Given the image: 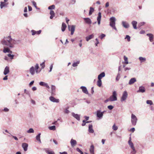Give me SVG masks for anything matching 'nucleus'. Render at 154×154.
<instances>
[{"label":"nucleus","instance_id":"nucleus-1","mask_svg":"<svg viewBox=\"0 0 154 154\" xmlns=\"http://www.w3.org/2000/svg\"><path fill=\"white\" fill-rule=\"evenodd\" d=\"M2 43L3 45L8 46L11 48H14V45L17 43V41L12 39L10 36H9L6 40H3Z\"/></svg>","mask_w":154,"mask_h":154},{"label":"nucleus","instance_id":"nucleus-2","mask_svg":"<svg viewBox=\"0 0 154 154\" xmlns=\"http://www.w3.org/2000/svg\"><path fill=\"white\" fill-rule=\"evenodd\" d=\"M110 25L115 30H117V29L115 26V21L116 19L114 17H112L110 18Z\"/></svg>","mask_w":154,"mask_h":154},{"label":"nucleus","instance_id":"nucleus-3","mask_svg":"<svg viewBox=\"0 0 154 154\" xmlns=\"http://www.w3.org/2000/svg\"><path fill=\"white\" fill-rule=\"evenodd\" d=\"M109 98V100L110 101H113L117 100V93L115 91L113 92L112 95Z\"/></svg>","mask_w":154,"mask_h":154},{"label":"nucleus","instance_id":"nucleus-4","mask_svg":"<svg viewBox=\"0 0 154 154\" xmlns=\"http://www.w3.org/2000/svg\"><path fill=\"white\" fill-rule=\"evenodd\" d=\"M137 119L136 116L133 114L131 115V122L133 126H135L137 124Z\"/></svg>","mask_w":154,"mask_h":154},{"label":"nucleus","instance_id":"nucleus-5","mask_svg":"<svg viewBox=\"0 0 154 154\" xmlns=\"http://www.w3.org/2000/svg\"><path fill=\"white\" fill-rule=\"evenodd\" d=\"M128 97V93L126 91H124L122 95L121 99V101L122 102L125 101L127 99Z\"/></svg>","mask_w":154,"mask_h":154},{"label":"nucleus","instance_id":"nucleus-6","mask_svg":"<svg viewBox=\"0 0 154 154\" xmlns=\"http://www.w3.org/2000/svg\"><path fill=\"white\" fill-rule=\"evenodd\" d=\"M103 112H102L101 110H98L96 112L97 117L101 119L102 118L103 116Z\"/></svg>","mask_w":154,"mask_h":154},{"label":"nucleus","instance_id":"nucleus-7","mask_svg":"<svg viewBox=\"0 0 154 154\" xmlns=\"http://www.w3.org/2000/svg\"><path fill=\"white\" fill-rule=\"evenodd\" d=\"M69 30L71 31V34L72 35L74 32L75 30V26L74 25L70 26L69 25H68Z\"/></svg>","mask_w":154,"mask_h":154},{"label":"nucleus","instance_id":"nucleus-8","mask_svg":"<svg viewBox=\"0 0 154 154\" xmlns=\"http://www.w3.org/2000/svg\"><path fill=\"white\" fill-rule=\"evenodd\" d=\"M8 5V2H0V7L1 9H3L4 7H7Z\"/></svg>","mask_w":154,"mask_h":154},{"label":"nucleus","instance_id":"nucleus-9","mask_svg":"<svg viewBox=\"0 0 154 154\" xmlns=\"http://www.w3.org/2000/svg\"><path fill=\"white\" fill-rule=\"evenodd\" d=\"M128 143L131 149L135 148L134 144L131 141V137H129V140L128 141Z\"/></svg>","mask_w":154,"mask_h":154},{"label":"nucleus","instance_id":"nucleus-10","mask_svg":"<svg viewBox=\"0 0 154 154\" xmlns=\"http://www.w3.org/2000/svg\"><path fill=\"white\" fill-rule=\"evenodd\" d=\"M50 100L53 102L58 103L59 102V100L57 99L52 96H51L49 97Z\"/></svg>","mask_w":154,"mask_h":154},{"label":"nucleus","instance_id":"nucleus-11","mask_svg":"<svg viewBox=\"0 0 154 154\" xmlns=\"http://www.w3.org/2000/svg\"><path fill=\"white\" fill-rule=\"evenodd\" d=\"M39 85L41 86L45 87L48 89H49L50 88V87L48 85V84L47 83L44 82H40L39 83Z\"/></svg>","mask_w":154,"mask_h":154},{"label":"nucleus","instance_id":"nucleus-12","mask_svg":"<svg viewBox=\"0 0 154 154\" xmlns=\"http://www.w3.org/2000/svg\"><path fill=\"white\" fill-rule=\"evenodd\" d=\"M51 94L52 95H55V89L56 87L54 85H52L51 87Z\"/></svg>","mask_w":154,"mask_h":154},{"label":"nucleus","instance_id":"nucleus-13","mask_svg":"<svg viewBox=\"0 0 154 154\" xmlns=\"http://www.w3.org/2000/svg\"><path fill=\"white\" fill-rule=\"evenodd\" d=\"M145 91V89L143 86H141L139 87V90L137 91V93H144Z\"/></svg>","mask_w":154,"mask_h":154},{"label":"nucleus","instance_id":"nucleus-14","mask_svg":"<svg viewBox=\"0 0 154 154\" xmlns=\"http://www.w3.org/2000/svg\"><path fill=\"white\" fill-rule=\"evenodd\" d=\"M70 143L72 147H74L77 144V142L75 140L72 139L71 140Z\"/></svg>","mask_w":154,"mask_h":154},{"label":"nucleus","instance_id":"nucleus-15","mask_svg":"<svg viewBox=\"0 0 154 154\" xmlns=\"http://www.w3.org/2000/svg\"><path fill=\"white\" fill-rule=\"evenodd\" d=\"M28 146V144L26 143H23L22 145V146L25 151L27 150Z\"/></svg>","mask_w":154,"mask_h":154},{"label":"nucleus","instance_id":"nucleus-16","mask_svg":"<svg viewBox=\"0 0 154 154\" xmlns=\"http://www.w3.org/2000/svg\"><path fill=\"white\" fill-rule=\"evenodd\" d=\"M122 26L125 28H128L129 26V25L128 23L125 21H122Z\"/></svg>","mask_w":154,"mask_h":154},{"label":"nucleus","instance_id":"nucleus-17","mask_svg":"<svg viewBox=\"0 0 154 154\" xmlns=\"http://www.w3.org/2000/svg\"><path fill=\"white\" fill-rule=\"evenodd\" d=\"M136 79L135 78H133L131 79L128 82L129 85H131L136 82Z\"/></svg>","mask_w":154,"mask_h":154},{"label":"nucleus","instance_id":"nucleus-18","mask_svg":"<svg viewBox=\"0 0 154 154\" xmlns=\"http://www.w3.org/2000/svg\"><path fill=\"white\" fill-rule=\"evenodd\" d=\"M80 88L82 89V91L83 93L86 94H88V91L85 87L82 86Z\"/></svg>","mask_w":154,"mask_h":154},{"label":"nucleus","instance_id":"nucleus-19","mask_svg":"<svg viewBox=\"0 0 154 154\" xmlns=\"http://www.w3.org/2000/svg\"><path fill=\"white\" fill-rule=\"evenodd\" d=\"M72 116L74 117L76 119L78 120H80V116L78 114H75L74 112L72 113Z\"/></svg>","mask_w":154,"mask_h":154},{"label":"nucleus","instance_id":"nucleus-20","mask_svg":"<svg viewBox=\"0 0 154 154\" xmlns=\"http://www.w3.org/2000/svg\"><path fill=\"white\" fill-rule=\"evenodd\" d=\"M9 67L6 66L5 69L3 72L4 74L5 75H6L9 73Z\"/></svg>","mask_w":154,"mask_h":154},{"label":"nucleus","instance_id":"nucleus-21","mask_svg":"<svg viewBox=\"0 0 154 154\" xmlns=\"http://www.w3.org/2000/svg\"><path fill=\"white\" fill-rule=\"evenodd\" d=\"M88 131L90 133H93L94 132L93 129V126L92 125H89L88 127Z\"/></svg>","mask_w":154,"mask_h":154},{"label":"nucleus","instance_id":"nucleus-22","mask_svg":"<svg viewBox=\"0 0 154 154\" xmlns=\"http://www.w3.org/2000/svg\"><path fill=\"white\" fill-rule=\"evenodd\" d=\"M146 35L149 37V40L150 42H152L153 41V35L152 34L150 33H148Z\"/></svg>","mask_w":154,"mask_h":154},{"label":"nucleus","instance_id":"nucleus-23","mask_svg":"<svg viewBox=\"0 0 154 154\" xmlns=\"http://www.w3.org/2000/svg\"><path fill=\"white\" fill-rule=\"evenodd\" d=\"M29 72L32 75H33L35 73V70L33 66H32L29 69Z\"/></svg>","mask_w":154,"mask_h":154},{"label":"nucleus","instance_id":"nucleus-24","mask_svg":"<svg viewBox=\"0 0 154 154\" xmlns=\"http://www.w3.org/2000/svg\"><path fill=\"white\" fill-rule=\"evenodd\" d=\"M94 147L93 145H91L89 151L91 154H94Z\"/></svg>","mask_w":154,"mask_h":154},{"label":"nucleus","instance_id":"nucleus-25","mask_svg":"<svg viewBox=\"0 0 154 154\" xmlns=\"http://www.w3.org/2000/svg\"><path fill=\"white\" fill-rule=\"evenodd\" d=\"M105 76V73L104 72H102L98 75V79L101 80V79Z\"/></svg>","mask_w":154,"mask_h":154},{"label":"nucleus","instance_id":"nucleus-26","mask_svg":"<svg viewBox=\"0 0 154 154\" xmlns=\"http://www.w3.org/2000/svg\"><path fill=\"white\" fill-rule=\"evenodd\" d=\"M84 19L85 20V22L88 24H91V20L88 18H84Z\"/></svg>","mask_w":154,"mask_h":154},{"label":"nucleus","instance_id":"nucleus-27","mask_svg":"<svg viewBox=\"0 0 154 154\" xmlns=\"http://www.w3.org/2000/svg\"><path fill=\"white\" fill-rule=\"evenodd\" d=\"M131 23L134 28L135 29H137V22L135 21H133Z\"/></svg>","mask_w":154,"mask_h":154},{"label":"nucleus","instance_id":"nucleus-28","mask_svg":"<svg viewBox=\"0 0 154 154\" xmlns=\"http://www.w3.org/2000/svg\"><path fill=\"white\" fill-rule=\"evenodd\" d=\"M66 27V25L65 23H63L62 24L61 30L62 32L65 31Z\"/></svg>","mask_w":154,"mask_h":154},{"label":"nucleus","instance_id":"nucleus-29","mask_svg":"<svg viewBox=\"0 0 154 154\" xmlns=\"http://www.w3.org/2000/svg\"><path fill=\"white\" fill-rule=\"evenodd\" d=\"M41 134L40 133H39L36 137V139L40 143H41V141L40 140Z\"/></svg>","mask_w":154,"mask_h":154},{"label":"nucleus","instance_id":"nucleus-30","mask_svg":"<svg viewBox=\"0 0 154 154\" xmlns=\"http://www.w3.org/2000/svg\"><path fill=\"white\" fill-rule=\"evenodd\" d=\"M94 37L93 34L89 35V36L86 37V40L87 41H88L89 40L92 38Z\"/></svg>","mask_w":154,"mask_h":154},{"label":"nucleus","instance_id":"nucleus-31","mask_svg":"<svg viewBox=\"0 0 154 154\" xmlns=\"http://www.w3.org/2000/svg\"><path fill=\"white\" fill-rule=\"evenodd\" d=\"M139 59L141 63L145 62L146 61V58L145 57H139Z\"/></svg>","mask_w":154,"mask_h":154},{"label":"nucleus","instance_id":"nucleus-32","mask_svg":"<svg viewBox=\"0 0 154 154\" xmlns=\"http://www.w3.org/2000/svg\"><path fill=\"white\" fill-rule=\"evenodd\" d=\"M45 152L48 154H54V151L50 150L48 149H46L45 150Z\"/></svg>","mask_w":154,"mask_h":154},{"label":"nucleus","instance_id":"nucleus-33","mask_svg":"<svg viewBox=\"0 0 154 154\" xmlns=\"http://www.w3.org/2000/svg\"><path fill=\"white\" fill-rule=\"evenodd\" d=\"M80 61H78L76 62H74L72 64V66L74 67H76L78 66V65Z\"/></svg>","mask_w":154,"mask_h":154},{"label":"nucleus","instance_id":"nucleus-34","mask_svg":"<svg viewBox=\"0 0 154 154\" xmlns=\"http://www.w3.org/2000/svg\"><path fill=\"white\" fill-rule=\"evenodd\" d=\"M94 9L93 8L91 7L90 8V10L89 13V15H91L92 14V13L94 11Z\"/></svg>","mask_w":154,"mask_h":154},{"label":"nucleus","instance_id":"nucleus-35","mask_svg":"<svg viewBox=\"0 0 154 154\" xmlns=\"http://www.w3.org/2000/svg\"><path fill=\"white\" fill-rule=\"evenodd\" d=\"M38 64H36L35 66V72L37 73H38L39 72L38 70Z\"/></svg>","mask_w":154,"mask_h":154},{"label":"nucleus","instance_id":"nucleus-36","mask_svg":"<svg viewBox=\"0 0 154 154\" xmlns=\"http://www.w3.org/2000/svg\"><path fill=\"white\" fill-rule=\"evenodd\" d=\"M102 81L101 80L98 79L97 82V85L99 87H100L102 85Z\"/></svg>","mask_w":154,"mask_h":154},{"label":"nucleus","instance_id":"nucleus-37","mask_svg":"<svg viewBox=\"0 0 154 154\" xmlns=\"http://www.w3.org/2000/svg\"><path fill=\"white\" fill-rule=\"evenodd\" d=\"M9 49L8 48L4 47L3 51L5 53L8 52L9 51Z\"/></svg>","mask_w":154,"mask_h":154},{"label":"nucleus","instance_id":"nucleus-38","mask_svg":"<svg viewBox=\"0 0 154 154\" xmlns=\"http://www.w3.org/2000/svg\"><path fill=\"white\" fill-rule=\"evenodd\" d=\"M132 150L131 151V154H136L137 152V151L135 148L131 149Z\"/></svg>","mask_w":154,"mask_h":154},{"label":"nucleus","instance_id":"nucleus-39","mask_svg":"<svg viewBox=\"0 0 154 154\" xmlns=\"http://www.w3.org/2000/svg\"><path fill=\"white\" fill-rule=\"evenodd\" d=\"M55 8V6L54 5H52L49 6L48 8V9L52 10H51L54 9Z\"/></svg>","mask_w":154,"mask_h":154},{"label":"nucleus","instance_id":"nucleus-40","mask_svg":"<svg viewBox=\"0 0 154 154\" xmlns=\"http://www.w3.org/2000/svg\"><path fill=\"white\" fill-rule=\"evenodd\" d=\"M27 132L28 133H33L34 132V131L32 128H30L27 131Z\"/></svg>","mask_w":154,"mask_h":154},{"label":"nucleus","instance_id":"nucleus-41","mask_svg":"<svg viewBox=\"0 0 154 154\" xmlns=\"http://www.w3.org/2000/svg\"><path fill=\"white\" fill-rule=\"evenodd\" d=\"M48 128L50 130H55L56 129V127L54 125L49 127Z\"/></svg>","mask_w":154,"mask_h":154},{"label":"nucleus","instance_id":"nucleus-42","mask_svg":"<svg viewBox=\"0 0 154 154\" xmlns=\"http://www.w3.org/2000/svg\"><path fill=\"white\" fill-rule=\"evenodd\" d=\"M45 61H44L43 62H42V63H41L40 64V66H41V69H44L45 66Z\"/></svg>","mask_w":154,"mask_h":154},{"label":"nucleus","instance_id":"nucleus-43","mask_svg":"<svg viewBox=\"0 0 154 154\" xmlns=\"http://www.w3.org/2000/svg\"><path fill=\"white\" fill-rule=\"evenodd\" d=\"M112 129L114 131H116L118 129V127L115 124H114L112 127Z\"/></svg>","mask_w":154,"mask_h":154},{"label":"nucleus","instance_id":"nucleus-44","mask_svg":"<svg viewBox=\"0 0 154 154\" xmlns=\"http://www.w3.org/2000/svg\"><path fill=\"white\" fill-rule=\"evenodd\" d=\"M124 60L125 61V63L126 64H128V58L126 57L125 56H124Z\"/></svg>","mask_w":154,"mask_h":154},{"label":"nucleus","instance_id":"nucleus-45","mask_svg":"<svg viewBox=\"0 0 154 154\" xmlns=\"http://www.w3.org/2000/svg\"><path fill=\"white\" fill-rule=\"evenodd\" d=\"M101 14L100 12L98 13V16L97 17V20H101Z\"/></svg>","mask_w":154,"mask_h":154},{"label":"nucleus","instance_id":"nucleus-46","mask_svg":"<svg viewBox=\"0 0 154 154\" xmlns=\"http://www.w3.org/2000/svg\"><path fill=\"white\" fill-rule=\"evenodd\" d=\"M120 78V74L119 73H118L117 75V77L116 78V80L117 81H119V79Z\"/></svg>","mask_w":154,"mask_h":154},{"label":"nucleus","instance_id":"nucleus-47","mask_svg":"<svg viewBox=\"0 0 154 154\" xmlns=\"http://www.w3.org/2000/svg\"><path fill=\"white\" fill-rule=\"evenodd\" d=\"M125 39H127L128 42L130 41V37L128 35H126V37L125 38Z\"/></svg>","mask_w":154,"mask_h":154},{"label":"nucleus","instance_id":"nucleus-48","mask_svg":"<svg viewBox=\"0 0 154 154\" xmlns=\"http://www.w3.org/2000/svg\"><path fill=\"white\" fill-rule=\"evenodd\" d=\"M146 103L150 105L153 104L151 100H147L146 101Z\"/></svg>","mask_w":154,"mask_h":154},{"label":"nucleus","instance_id":"nucleus-49","mask_svg":"<svg viewBox=\"0 0 154 154\" xmlns=\"http://www.w3.org/2000/svg\"><path fill=\"white\" fill-rule=\"evenodd\" d=\"M8 56L10 57L11 59H13L14 55H12L10 54H8Z\"/></svg>","mask_w":154,"mask_h":154},{"label":"nucleus","instance_id":"nucleus-50","mask_svg":"<svg viewBox=\"0 0 154 154\" xmlns=\"http://www.w3.org/2000/svg\"><path fill=\"white\" fill-rule=\"evenodd\" d=\"M106 35L104 34H102L99 37L101 39H102L104 37H105Z\"/></svg>","mask_w":154,"mask_h":154},{"label":"nucleus","instance_id":"nucleus-51","mask_svg":"<svg viewBox=\"0 0 154 154\" xmlns=\"http://www.w3.org/2000/svg\"><path fill=\"white\" fill-rule=\"evenodd\" d=\"M50 14L51 15H53L55 16V14L54 13L53 10H50Z\"/></svg>","mask_w":154,"mask_h":154},{"label":"nucleus","instance_id":"nucleus-52","mask_svg":"<svg viewBox=\"0 0 154 154\" xmlns=\"http://www.w3.org/2000/svg\"><path fill=\"white\" fill-rule=\"evenodd\" d=\"M32 4L33 5V6L35 7V8L37 9V7L36 6V3L34 1H32Z\"/></svg>","mask_w":154,"mask_h":154},{"label":"nucleus","instance_id":"nucleus-53","mask_svg":"<svg viewBox=\"0 0 154 154\" xmlns=\"http://www.w3.org/2000/svg\"><path fill=\"white\" fill-rule=\"evenodd\" d=\"M31 32L32 33V35H34L36 34V31H35L33 30H32L31 31Z\"/></svg>","mask_w":154,"mask_h":154},{"label":"nucleus","instance_id":"nucleus-54","mask_svg":"<svg viewBox=\"0 0 154 154\" xmlns=\"http://www.w3.org/2000/svg\"><path fill=\"white\" fill-rule=\"evenodd\" d=\"M69 111L67 108L65 109L64 111V112L66 114H68L69 112Z\"/></svg>","mask_w":154,"mask_h":154},{"label":"nucleus","instance_id":"nucleus-55","mask_svg":"<svg viewBox=\"0 0 154 154\" xmlns=\"http://www.w3.org/2000/svg\"><path fill=\"white\" fill-rule=\"evenodd\" d=\"M107 108L110 110H111L113 108V106L112 105H109L107 106Z\"/></svg>","mask_w":154,"mask_h":154},{"label":"nucleus","instance_id":"nucleus-56","mask_svg":"<svg viewBox=\"0 0 154 154\" xmlns=\"http://www.w3.org/2000/svg\"><path fill=\"white\" fill-rule=\"evenodd\" d=\"M95 40L97 41L96 43L95 44V45L96 46H97V44L99 43V42L98 41V40L97 38H96L95 39Z\"/></svg>","mask_w":154,"mask_h":154},{"label":"nucleus","instance_id":"nucleus-57","mask_svg":"<svg viewBox=\"0 0 154 154\" xmlns=\"http://www.w3.org/2000/svg\"><path fill=\"white\" fill-rule=\"evenodd\" d=\"M53 64H51V65L50 66V70L49 71V72H51L52 71V68H53Z\"/></svg>","mask_w":154,"mask_h":154},{"label":"nucleus","instance_id":"nucleus-58","mask_svg":"<svg viewBox=\"0 0 154 154\" xmlns=\"http://www.w3.org/2000/svg\"><path fill=\"white\" fill-rule=\"evenodd\" d=\"M9 109L7 108H5L3 109V111L5 112H8L9 111Z\"/></svg>","mask_w":154,"mask_h":154},{"label":"nucleus","instance_id":"nucleus-59","mask_svg":"<svg viewBox=\"0 0 154 154\" xmlns=\"http://www.w3.org/2000/svg\"><path fill=\"white\" fill-rule=\"evenodd\" d=\"M28 7L29 11H31L32 10V7L31 6H28Z\"/></svg>","mask_w":154,"mask_h":154},{"label":"nucleus","instance_id":"nucleus-60","mask_svg":"<svg viewBox=\"0 0 154 154\" xmlns=\"http://www.w3.org/2000/svg\"><path fill=\"white\" fill-rule=\"evenodd\" d=\"M135 129L134 128H133L131 129L130 131L132 132H134L135 131Z\"/></svg>","mask_w":154,"mask_h":154},{"label":"nucleus","instance_id":"nucleus-61","mask_svg":"<svg viewBox=\"0 0 154 154\" xmlns=\"http://www.w3.org/2000/svg\"><path fill=\"white\" fill-rule=\"evenodd\" d=\"M41 31H42L41 30H39V31H36V34H37L39 35L41 33Z\"/></svg>","mask_w":154,"mask_h":154},{"label":"nucleus","instance_id":"nucleus-62","mask_svg":"<svg viewBox=\"0 0 154 154\" xmlns=\"http://www.w3.org/2000/svg\"><path fill=\"white\" fill-rule=\"evenodd\" d=\"M10 134L14 138L15 140H18V139L17 138V137H16L12 135L11 134Z\"/></svg>","mask_w":154,"mask_h":154},{"label":"nucleus","instance_id":"nucleus-63","mask_svg":"<svg viewBox=\"0 0 154 154\" xmlns=\"http://www.w3.org/2000/svg\"><path fill=\"white\" fill-rule=\"evenodd\" d=\"M34 83V81H31L29 84V85L30 86H31L33 84V83Z\"/></svg>","mask_w":154,"mask_h":154},{"label":"nucleus","instance_id":"nucleus-64","mask_svg":"<svg viewBox=\"0 0 154 154\" xmlns=\"http://www.w3.org/2000/svg\"><path fill=\"white\" fill-rule=\"evenodd\" d=\"M60 154H68L66 152H60Z\"/></svg>","mask_w":154,"mask_h":154}]
</instances>
